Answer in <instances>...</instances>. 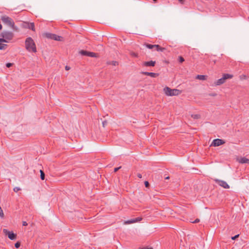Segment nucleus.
I'll return each mask as SVG.
<instances>
[{"label": "nucleus", "mask_w": 249, "mask_h": 249, "mask_svg": "<svg viewBox=\"0 0 249 249\" xmlns=\"http://www.w3.org/2000/svg\"><path fill=\"white\" fill-rule=\"evenodd\" d=\"M25 45V48L28 51L33 53L36 52V46L32 37H28L26 39Z\"/></svg>", "instance_id": "obj_1"}, {"label": "nucleus", "mask_w": 249, "mask_h": 249, "mask_svg": "<svg viewBox=\"0 0 249 249\" xmlns=\"http://www.w3.org/2000/svg\"><path fill=\"white\" fill-rule=\"evenodd\" d=\"M1 19L4 24L11 27L14 31H18V28L15 25L14 21L11 18L4 16L1 17Z\"/></svg>", "instance_id": "obj_2"}, {"label": "nucleus", "mask_w": 249, "mask_h": 249, "mask_svg": "<svg viewBox=\"0 0 249 249\" xmlns=\"http://www.w3.org/2000/svg\"><path fill=\"white\" fill-rule=\"evenodd\" d=\"M164 91L167 96H176L181 93V91L178 89H171L166 87L164 89Z\"/></svg>", "instance_id": "obj_3"}, {"label": "nucleus", "mask_w": 249, "mask_h": 249, "mask_svg": "<svg viewBox=\"0 0 249 249\" xmlns=\"http://www.w3.org/2000/svg\"><path fill=\"white\" fill-rule=\"evenodd\" d=\"M233 77V75L230 74L226 73L223 75V77L217 80L216 82H215L214 84L216 86L221 85L224 84L225 82L226 79H231Z\"/></svg>", "instance_id": "obj_4"}, {"label": "nucleus", "mask_w": 249, "mask_h": 249, "mask_svg": "<svg viewBox=\"0 0 249 249\" xmlns=\"http://www.w3.org/2000/svg\"><path fill=\"white\" fill-rule=\"evenodd\" d=\"M144 45L149 49H153L158 52H163L165 50V48L161 47L159 45H152L145 43Z\"/></svg>", "instance_id": "obj_5"}, {"label": "nucleus", "mask_w": 249, "mask_h": 249, "mask_svg": "<svg viewBox=\"0 0 249 249\" xmlns=\"http://www.w3.org/2000/svg\"><path fill=\"white\" fill-rule=\"evenodd\" d=\"M0 36L5 37L6 39L10 41L13 39L14 35L12 32L3 31L0 34Z\"/></svg>", "instance_id": "obj_6"}, {"label": "nucleus", "mask_w": 249, "mask_h": 249, "mask_svg": "<svg viewBox=\"0 0 249 249\" xmlns=\"http://www.w3.org/2000/svg\"><path fill=\"white\" fill-rule=\"evenodd\" d=\"M3 232L6 235H7L8 238L12 240H14L17 238V234L14 233L12 231H10L8 230L4 229L3 230Z\"/></svg>", "instance_id": "obj_7"}, {"label": "nucleus", "mask_w": 249, "mask_h": 249, "mask_svg": "<svg viewBox=\"0 0 249 249\" xmlns=\"http://www.w3.org/2000/svg\"><path fill=\"white\" fill-rule=\"evenodd\" d=\"M48 38L59 41L63 40V37L62 36L56 34L48 33Z\"/></svg>", "instance_id": "obj_8"}, {"label": "nucleus", "mask_w": 249, "mask_h": 249, "mask_svg": "<svg viewBox=\"0 0 249 249\" xmlns=\"http://www.w3.org/2000/svg\"><path fill=\"white\" fill-rule=\"evenodd\" d=\"M213 180L214 182L217 183L218 185L222 187L225 189H229L230 188V186L228 184V183L222 180L218 179H214Z\"/></svg>", "instance_id": "obj_9"}, {"label": "nucleus", "mask_w": 249, "mask_h": 249, "mask_svg": "<svg viewBox=\"0 0 249 249\" xmlns=\"http://www.w3.org/2000/svg\"><path fill=\"white\" fill-rule=\"evenodd\" d=\"M23 27L27 29H29L32 31H35V24L33 22H24L22 24Z\"/></svg>", "instance_id": "obj_10"}, {"label": "nucleus", "mask_w": 249, "mask_h": 249, "mask_svg": "<svg viewBox=\"0 0 249 249\" xmlns=\"http://www.w3.org/2000/svg\"><path fill=\"white\" fill-rule=\"evenodd\" d=\"M79 53L82 55L88 56L91 57H96L97 56L96 53L93 52H88L85 50H81L79 52Z\"/></svg>", "instance_id": "obj_11"}, {"label": "nucleus", "mask_w": 249, "mask_h": 249, "mask_svg": "<svg viewBox=\"0 0 249 249\" xmlns=\"http://www.w3.org/2000/svg\"><path fill=\"white\" fill-rule=\"evenodd\" d=\"M225 143L224 140L219 139H216L213 140L211 146L214 147L220 146Z\"/></svg>", "instance_id": "obj_12"}, {"label": "nucleus", "mask_w": 249, "mask_h": 249, "mask_svg": "<svg viewBox=\"0 0 249 249\" xmlns=\"http://www.w3.org/2000/svg\"><path fill=\"white\" fill-rule=\"evenodd\" d=\"M142 66L144 67H154L156 65L155 61H144L142 63Z\"/></svg>", "instance_id": "obj_13"}, {"label": "nucleus", "mask_w": 249, "mask_h": 249, "mask_svg": "<svg viewBox=\"0 0 249 249\" xmlns=\"http://www.w3.org/2000/svg\"><path fill=\"white\" fill-rule=\"evenodd\" d=\"M141 73L143 75L150 76L154 78L158 77L159 75V74L158 73H154L152 72L142 71Z\"/></svg>", "instance_id": "obj_14"}, {"label": "nucleus", "mask_w": 249, "mask_h": 249, "mask_svg": "<svg viewBox=\"0 0 249 249\" xmlns=\"http://www.w3.org/2000/svg\"><path fill=\"white\" fill-rule=\"evenodd\" d=\"M142 220V218L141 217H137L135 218L131 219L130 220H128L127 221H125L124 222V223L126 224H130L132 223H134L135 222H139Z\"/></svg>", "instance_id": "obj_15"}, {"label": "nucleus", "mask_w": 249, "mask_h": 249, "mask_svg": "<svg viewBox=\"0 0 249 249\" xmlns=\"http://www.w3.org/2000/svg\"><path fill=\"white\" fill-rule=\"evenodd\" d=\"M239 162L241 163H249V159L245 157L241 158L239 160Z\"/></svg>", "instance_id": "obj_16"}, {"label": "nucleus", "mask_w": 249, "mask_h": 249, "mask_svg": "<svg viewBox=\"0 0 249 249\" xmlns=\"http://www.w3.org/2000/svg\"><path fill=\"white\" fill-rule=\"evenodd\" d=\"M207 76L204 75H197L196 76V79L200 80H205L206 79Z\"/></svg>", "instance_id": "obj_17"}, {"label": "nucleus", "mask_w": 249, "mask_h": 249, "mask_svg": "<svg viewBox=\"0 0 249 249\" xmlns=\"http://www.w3.org/2000/svg\"><path fill=\"white\" fill-rule=\"evenodd\" d=\"M7 47V45L5 44H3L2 42L0 41V50H2L6 49Z\"/></svg>", "instance_id": "obj_18"}, {"label": "nucleus", "mask_w": 249, "mask_h": 249, "mask_svg": "<svg viewBox=\"0 0 249 249\" xmlns=\"http://www.w3.org/2000/svg\"><path fill=\"white\" fill-rule=\"evenodd\" d=\"M40 178L42 180H44L45 179V174L44 172H43V170H40Z\"/></svg>", "instance_id": "obj_19"}, {"label": "nucleus", "mask_w": 249, "mask_h": 249, "mask_svg": "<svg viewBox=\"0 0 249 249\" xmlns=\"http://www.w3.org/2000/svg\"><path fill=\"white\" fill-rule=\"evenodd\" d=\"M10 40L6 39L5 37H1L0 38V41L2 43H8Z\"/></svg>", "instance_id": "obj_20"}, {"label": "nucleus", "mask_w": 249, "mask_h": 249, "mask_svg": "<svg viewBox=\"0 0 249 249\" xmlns=\"http://www.w3.org/2000/svg\"><path fill=\"white\" fill-rule=\"evenodd\" d=\"M191 117L194 119H198L200 118V115L199 114H192Z\"/></svg>", "instance_id": "obj_21"}, {"label": "nucleus", "mask_w": 249, "mask_h": 249, "mask_svg": "<svg viewBox=\"0 0 249 249\" xmlns=\"http://www.w3.org/2000/svg\"><path fill=\"white\" fill-rule=\"evenodd\" d=\"M178 60L179 63H181L184 61V59L183 58V57L182 56H178Z\"/></svg>", "instance_id": "obj_22"}, {"label": "nucleus", "mask_w": 249, "mask_h": 249, "mask_svg": "<svg viewBox=\"0 0 249 249\" xmlns=\"http://www.w3.org/2000/svg\"><path fill=\"white\" fill-rule=\"evenodd\" d=\"M20 242L19 241H18L15 244V247L17 249H18V248H19V247L20 246Z\"/></svg>", "instance_id": "obj_23"}, {"label": "nucleus", "mask_w": 249, "mask_h": 249, "mask_svg": "<svg viewBox=\"0 0 249 249\" xmlns=\"http://www.w3.org/2000/svg\"><path fill=\"white\" fill-rule=\"evenodd\" d=\"M0 217H4V213H3V210L0 207Z\"/></svg>", "instance_id": "obj_24"}, {"label": "nucleus", "mask_w": 249, "mask_h": 249, "mask_svg": "<svg viewBox=\"0 0 249 249\" xmlns=\"http://www.w3.org/2000/svg\"><path fill=\"white\" fill-rule=\"evenodd\" d=\"M144 185L145 187L149 188L150 186V184L148 181H144Z\"/></svg>", "instance_id": "obj_25"}, {"label": "nucleus", "mask_w": 249, "mask_h": 249, "mask_svg": "<svg viewBox=\"0 0 249 249\" xmlns=\"http://www.w3.org/2000/svg\"><path fill=\"white\" fill-rule=\"evenodd\" d=\"M14 65L13 63H7L6 64V66L7 68H10Z\"/></svg>", "instance_id": "obj_26"}, {"label": "nucleus", "mask_w": 249, "mask_h": 249, "mask_svg": "<svg viewBox=\"0 0 249 249\" xmlns=\"http://www.w3.org/2000/svg\"><path fill=\"white\" fill-rule=\"evenodd\" d=\"M108 64H112V65L116 66V65H118V62L117 61H112L108 63Z\"/></svg>", "instance_id": "obj_27"}, {"label": "nucleus", "mask_w": 249, "mask_h": 249, "mask_svg": "<svg viewBox=\"0 0 249 249\" xmlns=\"http://www.w3.org/2000/svg\"><path fill=\"white\" fill-rule=\"evenodd\" d=\"M20 188L18 187H15L14 188V191L15 192H18V191L20 190Z\"/></svg>", "instance_id": "obj_28"}, {"label": "nucleus", "mask_w": 249, "mask_h": 249, "mask_svg": "<svg viewBox=\"0 0 249 249\" xmlns=\"http://www.w3.org/2000/svg\"><path fill=\"white\" fill-rule=\"evenodd\" d=\"M131 55L132 56H134V57H138V54L137 53H131Z\"/></svg>", "instance_id": "obj_29"}, {"label": "nucleus", "mask_w": 249, "mask_h": 249, "mask_svg": "<svg viewBox=\"0 0 249 249\" xmlns=\"http://www.w3.org/2000/svg\"><path fill=\"white\" fill-rule=\"evenodd\" d=\"M239 234L235 235V236L231 237V239L233 240H235L237 237H239Z\"/></svg>", "instance_id": "obj_30"}, {"label": "nucleus", "mask_w": 249, "mask_h": 249, "mask_svg": "<svg viewBox=\"0 0 249 249\" xmlns=\"http://www.w3.org/2000/svg\"><path fill=\"white\" fill-rule=\"evenodd\" d=\"M246 78H247V76L245 75H241L240 76V79L242 80L245 79H246Z\"/></svg>", "instance_id": "obj_31"}, {"label": "nucleus", "mask_w": 249, "mask_h": 249, "mask_svg": "<svg viewBox=\"0 0 249 249\" xmlns=\"http://www.w3.org/2000/svg\"><path fill=\"white\" fill-rule=\"evenodd\" d=\"M120 168H121V166H120V167H116V168H115L114 169V172H117Z\"/></svg>", "instance_id": "obj_32"}, {"label": "nucleus", "mask_w": 249, "mask_h": 249, "mask_svg": "<svg viewBox=\"0 0 249 249\" xmlns=\"http://www.w3.org/2000/svg\"><path fill=\"white\" fill-rule=\"evenodd\" d=\"M200 221L199 219L196 218L194 221L192 222L193 223H197Z\"/></svg>", "instance_id": "obj_33"}, {"label": "nucleus", "mask_w": 249, "mask_h": 249, "mask_svg": "<svg viewBox=\"0 0 249 249\" xmlns=\"http://www.w3.org/2000/svg\"><path fill=\"white\" fill-rule=\"evenodd\" d=\"M107 121H103L102 122L103 127H105L107 125Z\"/></svg>", "instance_id": "obj_34"}, {"label": "nucleus", "mask_w": 249, "mask_h": 249, "mask_svg": "<svg viewBox=\"0 0 249 249\" xmlns=\"http://www.w3.org/2000/svg\"><path fill=\"white\" fill-rule=\"evenodd\" d=\"M28 225L26 221H23L22 222V225L24 226H26Z\"/></svg>", "instance_id": "obj_35"}, {"label": "nucleus", "mask_w": 249, "mask_h": 249, "mask_svg": "<svg viewBox=\"0 0 249 249\" xmlns=\"http://www.w3.org/2000/svg\"><path fill=\"white\" fill-rule=\"evenodd\" d=\"M137 177H138L139 178H142V175L141 174L139 173V174H138V175H137Z\"/></svg>", "instance_id": "obj_36"}, {"label": "nucleus", "mask_w": 249, "mask_h": 249, "mask_svg": "<svg viewBox=\"0 0 249 249\" xmlns=\"http://www.w3.org/2000/svg\"><path fill=\"white\" fill-rule=\"evenodd\" d=\"M70 69V67L68 66H66L65 67V70H67V71H68Z\"/></svg>", "instance_id": "obj_37"}, {"label": "nucleus", "mask_w": 249, "mask_h": 249, "mask_svg": "<svg viewBox=\"0 0 249 249\" xmlns=\"http://www.w3.org/2000/svg\"><path fill=\"white\" fill-rule=\"evenodd\" d=\"M178 1L181 4H183L184 2V0H178Z\"/></svg>", "instance_id": "obj_38"}, {"label": "nucleus", "mask_w": 249, "mask_h": 249, "mask_svg": "<svg viewBox=\"0 0 249 249\" xmlns=\"http://www.w3.org/2000/svg\"><path fill=\"white\" fill-rule=\"evenodd\" d=\"M42 36L44 37H47V32L46 33H44L43 34H42Z\"/></svg>", "instance_id": "obj_39"}, {"label": "nucleus", "mask_w": 249, "mask_h": 249, "mask_svg": "<svg viewBox=\"0 0 249 249\" xmlns=\"http://www.w3.org/2000/svg\"><path fill=\"white\" fill-rule=\"evenodd\" d=\"M141 249H153L152 248H142Z\"/></svg>", "instance_id": "obj_40"}, {"label": "nucleus", "mask_w": 249, "mask_h": 249, "mask_svg": "<svg viewBox=\"0 0 249 249\" xmlns=\"http://www.w3.org/2000/svg\"><path fill=\"white\" fill-rule=\"evenodd\" d=\"M170 177L169 176H167L166 177H165V179H169Z\"/></svg>", "instance_id": "obj_41"}, {"label": "nucleus", "mask_w": 249, "mask_h": 249, "mask_svg": "<svg viewBox=\"0 0 249 249\" xmlns=\"http://www.w3.org/2000/svg\"><path fill=\"white\" fill-rule=\"evenodd\" d=\"M2 28V26L1 24H0V30H1Z\"/></svg>", "instance_id": "obj_42"}, {"label": "nucleus", "mask_w": 249, "mask_h": 249, "mask_svg": "<svg viewBox=\"0 0 249 249\" xmlns=\"http://www.w3.org/2000/svg\"><path fill=\"white\" fill-rule=\"evenodd\" d=\"M157 0H153V1L155 2L157 1Z\"/></svg>", "instance_id": "obj_43"}]
</instances>
